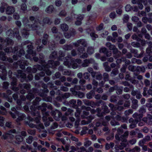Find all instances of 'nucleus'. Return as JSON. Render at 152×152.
<instances>
[{
	"label": "nucleus",
	"instance_id": "1",
	"mask_svg": "<svg viewBox=\"0 0 152 152\" xmlns=\"http://www.w3.org/2000/svg\"><path fill=\"white\" fill-rule=\"evenodd\" d=\"M16 75L18 78H20V80L21 82H23L25 80H26L27 81H30L33 78V76L31 74H29L26 77V74L23 73L22 71L20 70L17 71V74Z\"/></svg>",
	"mask_w": 152,
	"mask_h": 152
},
{
	"label": "nucleus",
	"instance_id": "2",
	"mask_svg": "<svg viewBox=\"0 0 152 152\" xmlns=\"http://www.w3.org/2000/svg\"><path fill=\"white\" fill-rule=\"evenodd\" d=\"M58 54L59 56L58 58V60L64 61L63 64L64 65L69 66V60L71 58V56L69 55L65 57L62 58V57L64 56L65 54L63 51L61 50L59 51Z\"/></svg>",
	"mask_w": 152,
	"mask_h": 152
},
{
	"label": "nucleus",
	"instance_id": "3",
	"mask_svg": "<svg viewBox=\"0 0 152 152\" xmlns=\"http://www.w3.org/2000/svg\"><path fill=\"white\" fill-rule=\"evenodd\" d=\"M6 35L11 38H14L15 37L17 39L19 40L21 37L19 34L18 29L17 28H15L13 30L10 29L6 32Z\"/></svg>",
	"mask_w": 152,
	"mask_h": 152
},
{
	"label": "nucleus",
	"instance_id": "4",
	"mask_svg": "<svg viewBox=\"0 0 152 152\" xmlns=\"http://www.w3.org/2000/svg\"><path fill=\"white\" fill-rule=\"evenodd\" d=\"M30 109L32 114L34 116L36 115L38 113V97H36L33 101L32 105L30 107Z\"/></svg>",
	"mask_w": 152,
	"mask_h": 152
},
{
	"label": "nucleus",
	"instance_id": "5",
	"mask_svg": "<svg viewBox=\"0 0 152 152\" xmlns=\"http://www.w3.org/2000/svg\"><path fill=\"white\" fill-rule=\"evenodd\" d=\"M28 119L30 121H29L26 122V124L28 125L30 127L34 128L35 127L37 129V126L34 123H32V122L33 121L34 122V123H38V117H37L36 118H32L30 117H28Z\"/></svg>",
	"mask_w": 152,
	"mask_h": 152
},
{
	"label": "nucleus",
	"instance_id": "6",
	"mask_svg": "<svg viewBox=\"0 0 152 152\" xmlns=\"http://www.w3.org/2000/svg\"><path fill=\"white\" fill-rule=\"evenodd\" d=\"M27 48L28 49L27 50V52L28 54H26L25 55L26 57L27 58H30V55H31L32 56H34L36 55V53L35 51L33 50V46L31 44L27 46Z\"/></svg>",
	"mask_w": 152,
	"mask_h": 152
},
{
	"label": "nucleus",
	"instance_id": "7",
	"mask_svg": "<svg viewBox=\"0 0 152 152\" xmlns=\"http://www.w3.org/2000/svg\"><path fill=\"white\" fill-rule=\"evenodd\" d=\"M51 114L53 117L54 119L56 121L59 120L62 115L61 112L57 110H56V111H52L51 112Z\"/></svg>",
	"mask_w": 152,
	"mask_h": 152
},
{
	"label": "nucleus",
	"instance_id": "8",
	"mask_svg": "<svg viewBox=\"0 0 152 152\" xmlns=\"http://www.w3.org/2000/svg\"><path fill=\"white\" fill-rule=\"evenodd\" d=\"M2 138L5 140L6 139L8 142L12 143L13 142L15 137L12 134L7 133L3 134L2 137Z\"/></svg>",
	"mask_w": 152,
	"mask_h": 152
},
{
	"label": "nucleus",
	"instance_id": "9",
	"mask_svg": "<svg viewBox=\"0 0 152 152\" xmlns=\"http://www.w3.org/2000/svg\"><path fill=\"white\" fill-rule=\"evenodd\" d=\"M12 82L11 83V85L12 86V89L15 91H17L19 89L18 87H16L17 84V79L15 77H12Z\"/></svg>",
	"mask_w": 152,
	"mask_h": 152
},
{
	"label": "nucleus",
	"instance_id": "10",
	"mask_svg": "<svg viewBox=\"0 0 152 152\" xmlns=\"http://www.w3.org/2000/svg\"><path fill=\"white\" fill-rule=\"evenodd\" d=\"M27 61L24 60L23 59L20 60H19L16 62L15 64L16 65L17 67H18V66L19 65L20 68L22 69H25V66L27 65Z\"/></svg>",
	"mask_w": 152,
	"mask_h": 152
},
{
	"label": "nucleus",
	"instance_id": "11",
	"mask_svg": "<svg viewBox=\"0 0 152 152\" xmlns=\"http://www.w3.org/2000/svg\"><path fill=\"white\" fill-rule=\"evenodd\" d=\"M29 20L31 21H33L34 20V23L31 26V28L33 30H35L37 29L38 28V23L37 21L38 20L36 19L33 16H31L29 17Z\"/></svg>",
	"mask_w": 152,
	"mask_h": 152
},
{
	"label": "nucleus",
	"instance_id": "12",
	"mask_svg": "<svg viewBox=\"0 0 152 152\" xmlns=\"http://www.w3.org/2000/svg\"><path fill=\"white\" fill-rule=\"evenodd\" d=\"M60 64V62L58 61H54L52 60H50L48 61L47 67H51L54 69L56 68V66L59 65Z\"/></svg>",
	"mask_w": 152,
	"mask_h": 152
},
{
	"label": "nucleus",
	"instance_id": "13",
	"mask_svg": "<svg viewBox=\"0 0 152 152\" xmlns=\"http://www.w3.org/2000/svg\"><path fill=\"white\" fill-rule=\"evenodd\" d=\"M48 64H45V65L44 64L40 65H39V70H43L44 71H46V73L48 75H50L51 74V71L48 69L50 67H47V65Z\"/></svg>",
	"mask_w": 152,
	"mask_h": 152
},
{
	"label": "nucleus",
	"instance_id": "14",
	"mask_svg": "<svg viewBox=\"0 0 152 152\" xmlns=\"http://www.w3.org/2000/svg\"><path fill=\"white\" fill-rule=\"evenodd\" d=\"M94 63L95 61L93 58L86 59L84 60L82 64V66L83 67H86L88 66L90 64Z\"/></svg>",
	"mask_w": 152,
	"mask_h": 152
},
{
	"label": "nucleus",
	"instance_id": "15",
	"mask_svg": "<svg viewBox=\"0 0 152 152\" xmlns=\"http://www.w3.org/2000/svg\"><path fill=\"white\" fill-rule=\"evenodd\" d=\"M131 95L133 96H136L137 99H140L141 98L142 95L141 94L140 91L139 90H133L131 93Z\"/></svg>",
	"mask_w": 152,
	"mask_h": 152
},
{
	"label": "nucleus",
	"instance_id": "16",
	"mask_svg": "<svg viewBox=\"0 0 152 152\" xmlns=\"http://www.w3.org/2000/svg\"><path fill=\"white\" fill-rule=\"evenodd\" d=\"M106 45L110 50H113V53H115L117 52L118 49L115 46L113 45H112L110 43L107 42L106 43Z\"/></svg>",
	"mask_w": 152,
	"mask_h": 152
},
{
	"label": "nucleus",
	"instance_id": "17",
	"mask_svg": "<svg viewBox=\"0 0 152 152\" xmlns=\"http://www.w3.org/2000/svg\"><path fill=\"white\" fill-rule=\"evenodd\" d=\"M99 104H101L103 105L102 106V108L104 110L105 113H108L110 112V110L108 109V107L106 105L105 103L104 102L101 100L99 101Z\"/></svg>",
	"mask_w": 152,
	"mask_h": 152
},
{
	"label": "nucleus",
	"instance_id": "18",
	"mask_svg": "<svg viewBox=\"0 0 152 152\" xmlns=\"http://www.w3.org/2000/svg\"><path fill=\"white\" fill-rule=\"evenodd\" d=\"M117 133L115 136V139L118 141H120V134L123 133L124 131L123 129L120 127H119L117 129Z\"/></svg>",
	"mask_w": 152,
	"mask_h": 152
},
{
	"label": "nucleus",
	"instance_id": "19",
	"mask_svg": "<svg viewBox=\"0 0 152 152\" xmlns=\"http://www.w3.org/2000/svg\"><path fill=\"white\" fill-rule=\"evenodd\" d=\"M15 8L13 6H8L6 10V13L8 15H11L15 12Z\"/></svg>",
	"mask_w": 152,
	"mask_h": 152
},
{
	"label": "nucleus",
	"instance_id": "20",
	"mask_svg": "<svg viewBox=\"0 0 152 152\" xmlns=\"http://www.w3.org/2000/svg\"><path fill=\"white\" fill-rule=\"evenodd\" d=\"M16 115L18 116V118L16 119V121L17 122L25 120L26 118V116L24 114L20 113L19 112Z\"/></svg>",
	"mask_w": 152,
	"mask_h": 152
},
{
	"label": "nucleus",
	"instance_id": "21",
	"mask_svg": "<svg viewBox=\"0 0 152 152\" xmlns=\"http://www.w3.org/2000/svg\"><path fill=\"white\" fill-rule=\"evenodd\" d=\"M129 132L128 131H126L125 132L124 134L121 135L120 137V140L122 142H126V139L127 138Z\"/></svg>",
	"mask_w": 152,
	"mask_h": 152
},
{
	"label": "nucleus",
	"instance_id": "22",
	"mask_svg": "<svg viewBox=\"0 0 152 152\" xmlns=\"http://www.w3.org/2000/svg\"><path fill=\"white\" fill-rule=\"evenodd\" d=\"M131 99L132 101V103L131 106L132 108L134 109H136L138 107V100L133 98H131Z\"/></svg>",
	"mask_w": 152,
	"mask_h": 152
},
{
	"label": "nucleus",
	"instance_id": "23",
	"mask_svg": "<svg viewBox=\"0 0 152 152\" xmlns=\"http://www.w3.org/2000/svg\"><path fill=\"white\" fill-rule=\"evenodd\" d=\"M14 44V42L10 38H7L5 40L4 44L5 46L7 45H12Z\"/></svg>",
	"mask_w": 152,
	"mask_h": 152
},
{
	"label": "nucleus",
	"instance_id": "24",
	"mask_svg": "<svg viewBox=\"0 0 152 152\" xmlns=\"http://www.w3.org/2000/svg\"><path fill=\"white\" fill-rule=\"evenodd\" d=\"M133 117L135 118L134 120L137 122L140 121L141 118L142 117V115L141 114H138L137 113H135L133 115Z\"/></svg>",
	"mask_w": 152,
	"mask_h": 152
},
{
	"label": "nucleus",
	"instance_id": "25",
	"mask_svg": "<svg viewBox=\"0 0 152 152\" xmlns=\"http://www.w3.org/2000/svg\"><path fill=\"white\" fill-rule=\"evenodd\" d=\"M19 87L20 89H25L27 90H28L31 88V85L28 84H20Z\"/></svg>",
	"mask_w": 152,
	"mask_h": 152
},
{
	"label": "nucleus",
	"instance_id": "26",
	"mask_svg": "<svg viewBox=\"0 0 152 152\" xmlns=\"http://www.w3.org/2000/svg\"><path fill=\"white\" fill-rule=\"evenodd\" d=\"M39 22L41 24H42L43 25L44 24H47L49 25H50L52 23V21L48 18H44L43 20L42 23L41 21H39Z\"/></svg>",
	"mask_w": 152,
	"mask_h": 152
},
{
	"label": "nucleus",
	"instance_id": "27",
	"mask_svg": "<svg viewBox=\"0 0 152 152\" xmlns=\"http://www.w3.org/2000/svg\"><path fill=\"white\" fill-rule=\"evenodd\" d=\"M72 94L74 95H77L78 97L80 98H83L84 96V94L81 92L75 91L74 90L72 91Z\"/></svg>",
	"mask_w": 152,
	"mask_h": 152
},
{
	"label": "nucleus",
	"instance_id": "28",
	"mask_svg": "<svg viewBox=\"0 0 152 152\" xmlns=\"http://www.w3.org/2000/svg\"><path fill=\"white\" fill-rule=\"evenodd\" d=\"M86 110L84 111L83 112V115H81V117L83 118L85 117L86 116L88 115L89 114V112L88 111L91 110V108L89 107H87L86 108Z\"/></svg>",
	"mask_w": 152,
	"mask_h": 152
},
{
	"label": "nucleus",
	"instance_id": "29",
	"mask_svg": "<svg viewBox=\"0 0 152 152\" xmlns=\"http://www.w3.org/2000/svg\"><path fill=\"white\" fill-rule=\"evenodd\" d=\"M39 58H40V60L39 61V63H40L41 65H42L44 64V65H45V64H46V63L45 62V61L43 59L44 58V56L43 55L42 53H40L39 54Z\"/></svg>",
	"mask_w": 152,
	"mask_h": 152
},
{
	"label": "nucleus",
	"instance_id": "30",
	"mask_svg": "<svg viewBox=\"0 0 152 152\" xmlns=\"http://www.w3.org/2000/svg\"><path fill=\"white\" fill-rule=\"evenodd\" d=\"M71 60V62H69V66H67L69 68H70L72 67L74 69H76L77 68L78 65L77 64L75 63H74V62L72 60L71 58V59H69Z\"/></svg>",
	"mask_w": 152,
	"mask_h": 152
},
{
	"label": "nucleus",
	"instance_id": "31",
	"mask_svg": "<svg viewBox=\"0 0 152 152\" xmlns=\"http://www.w3.org/2000/svg\"><path fill=\"white\" fill-rule=\"evenodd\" d=\"M131 61L133 64L136 63L138 64H141L142 63L141 60L140 59H137L134 58H132Z\"/></svg>",
	"mask_w": 152,
	"mask_h": 152
},
{
	"label": "nucleus",
	"instance_id": "32",
	"mask_svg": "<svg viewBox=\"0 0 152 152\" xmlns=\"http://www.w3.org/2000/svg\"><path fill=\"white\" fill-rule=\"evenodd\" d=\"M84 104L86 105L90 106L93 107L94 102L92 101H90L87 99H85L83 100Z\"/></svg>",
	"mask_w": 152,
	"mask_h": 152
},
{
	"label": "nucleus",
	"instance_id": "33",
	"mask_svg": "<svg viewBox=\"0 0 152 152\" xmlns=\"http://www.w3.org/2000/svg\"><path fill=\"white\" fill-rule=\"evenodd\" d=\"M71 16L74 15V18H76L77 20H78L81 21L84 17V15H76L74 14L73 13H72L71 14Z\"/></svg>",
	"mask_w": 152,
	"mask_h": 152
},
{
	"label": "nucleus",
	"instance_id": "34",
	"mask_svg": "<svg viewBox=\"0 0 152 152\" xmlns=\"http://www.w3.org/2000/svg\"><path fill=\"white\" fill-rule=\"evenodd\" d=\"M95 94V92L94 91H91L87 93L86 94V96L88 99H90L92 98Z\"/></svg>",
	"mask_w": 152,
	"mask_h": 152
},
{
	"label": "nucleus",
	"instance_id": "35",
	"mask_svg": "<svg viewBox=\"0 0 152 152\" xmlns=\"http://www.w3.org/2000/svg\"><path fill=\"white\" fill-rule=\"evenodd\" d=\"M35 97L34 94L30 93L26 96V98L28 100L31 101Z\"/></svg>",
	"mask_w": 152,
	"mask_h": 152
},
{
	"label": "nucleus",
	"instance_id": "36",
	"mask_svg": "<svg viewBox=\"0 0 152 152\" xmlns=\"http://www.w3.org/2000/svg\"><path fill=\"white\" fill-rule=\"evenodd\" d=\"M57 57V53L56 51H54L52 52L49 56L50 59H55Z\"/></svg>",
	"mask_w": 152,
	"mask_h": 152
},
{
	"label": "nucleus",
	"instance_id": "37",
	"mask_svg": "<svg viewBox=\"0 0 152 152\" xmlns=\"http://www.w3.org/2000/svg\"><path fill=\"white\" fill-rule=\"evenodd\" d=\"M53 10L54 8L53 6L52 5H50L46 8V11L48 13H51L53 12Z\"/></svg>",
	"mask_w": 152,
	"mask_h": 152
},
{
	"label": "nucleus",
	"instance_id": "38",
	"mask_svg": "<svg viewBox=\"0 0 152 152\" xmlns=\"http://www.w3.org/2000/svg\"><path fill=\"white\" fill-rule=\"evenodd\" d=\"M72 46L71 45H66L62 46V48L65 50H69L72 48Z\"/></svg>",
	"mask_w": 152,
	"mask_h": 152
},
{
	"label": "nucleus",
	"instance_id": "39",
	"mask_svg": "<svg viewBox=\"0 0 152 152\" xmlns=\"http://www.w3.org/2000/svg\"><path fill=\"white\" fill-rule=\"evenodd\" d=\"M5 54L3 51H0V58L3 61H6L7 57L5 56Z\"/></svg>",
	"mask_w": 152,
	"mask_h": 152
},
{
	"label": "nucleus",
	"instance_id": "40",
	"mask_svg": "<svg viewBox=\"0 0 152 152\" xmlns=\"http://www.w3.org/2000/svg\"><path fill=\"white\" fill-rule=\"evenodd\" d=\"M61 28L64 31H66L68 29V26L65 23H63L61 25Z\"/></svg>",
	"mask_w": 152,
	"mask_h": 152
},
{
	"label": "nucleus",
	"instance_id": "41",
	"mask_svg": "<svg viewBox=\"0 0 152 152\" xmlns=\"http://www.w3.org/2000/svg\"><path fill=\"white\" fill-rule=\"evenodd\" d=\"M78 43L80 44L84 47H86L87 45V43L85 40L83 39H80L77 41Z\"/></svg>",
	"mask_w": 152,
	"mask_h": 152
},
{
	"label": "nucleus",
	"instance_id": "42",
	"mask_svg": "<svg viewBox=\"0 0 152 152\" xmlns=\"http://www.w3.org/2000/svg\"><path fill=\"white\" fill-rule=\"evenodd\" d=\"M47 104L45 103H43L42 104V106H39V110L41 109L43 112H45L46 110Z\"/></svg>",
	"mask_w": 152,
	"mask_h": 152
},
{
	"label": "nucleus",
	"instance_id": "43",
	"mask_svg": "<svg viewBox=\"0 0 152 152\" xmlns=\"http://www.w3.org/2000/svg\"><path fill=\"white\" fill-rule=\"evenodd\" d=\"M7 72H2L0 74V78L3 80H6V75Z\"/></svg>",
	"mask_w": 152,
	"mask_h": 152
},
{
	"label": "nucleus",
	"instance_id": "44",
	"mask_svg": "<svg viewBox=\"0 0 152 152\" xmlns=\"http://www.w3.org/2000/svg\"><path fill=\"white\" fill-rule=\"evenodd\" d=\"M0 114L3 115H6L7 114L6 109L3 106H1L0 107Z\"/></svg>",
	"mask_w": 152,
	"mask_h": 152
},
{
	"label": "nucleus",
	"instance_id": "45",
	"mask_svg": "<svg viewBox=\"0 0 152 152\" xmlns=\"http://www.w3.org/2000/svg\"><path fill=\"white\" fill-rule=\"evenodd\" d=\"M94 48L92 47H89L87 49V52L90 55H91L94 53Z\"/></svg>",
	"mask_w": 152,
	"mask_h": 152
},
{
	"label": "nucleus",
	"instance_id": "46",
	"mask_svg": "<svg viewBox=\"0 0 152 152\" xmlns=\"http://www.w3.org/2000/svg\"><path fill=\"white\" fill-rule=\"evenodd\" d=\"M81 112V110L79 108L76 109V111L75 113V115L77 119H79L80 113Z\"/></svg>",
	"mask_w": 152,
	"mask_h": 152
},
{
	"label": "nucleus",
	"instance_id": "47",
	"mask_svg": "<svg viewBox=\"0 0 152 152\" xmlns=\"http://www.w3.org/2000/svg\"><path fill=\"white\" fill-rule=\"evenodd\" d=\"M43 116L42 117V119L44 121L47 120V117L49 114V112H45L43 113Z\"/></svg>",
	"mask_w": 152,
	"mask_h": 152
},
{
	"label": "nucleus",
	"instance_id": "48",
	"mask_svg": "<svg viewBox=\"0 0 152 152\" xmlns=\"http://www.w3.org/2000/svg\"><path fill=\"white\" fill-rule=\"evenodd\" d=\"M62 74L65 75L71 76L72 75L71 72L68 70L64 69L63 70Z\"/></svg>",
	"mask_w": 152,
	"mask_h": 152
},
{
	"label": "nucleus",
	"instance_id": "49",
	"mask_svg": "<svg viewBox=\"0 0 152 152\" xmlns=\"http://www.w3.org/2000/svg\"><path fill=\"white\" fill-rule=\"evenodd\" d=\"M82 89L83 91V89H81V87L79 86L76 85L75 86L74 88H71L70 89V91L72 93V91H78Z\"/></svg>",
	"mask_w": 152,
	"mask_h": 152
},
{
	"label": "nucleus",
	"instance_id": "50",
	"mask_svg": "<svg viewBox=\"0 0 152 152\" xmlns=\"http://www.w3.org/2000/svg\"><path fill=\"white\" fill-rule=\"evenodd\" d=\"M147 43L148 44V46L146 50V52L148 53L150 50H152V42H147Z\"/></svg>",
	"mask_w": 152,
	"mask_h": 152
},
{
	"label": "nucleus",
	"instance_id": "51",
	"mask_svg": "<svg viewBox=\"0 0 152 152\" xmlns=\"http://www.w3.org/2000/svg\"><path fill=\"white\" fill-rule=\"evenodd\" d=\"M6 4L4 3L2 4V5L0 7V11L1 12L3 13L4 12L6 8L7 7Z\"/></svg>",
	"mask_w": 152,
	"mask_h": 152
},
{
	"label": "nucleus",
	"instance_id": "52",
	"mask_svg": "<svg viewBox=\"0 0 152 152\" xmlns=\"http://www.w3.org/2000/svg\"><path fill=\"white\" fill-rule=\"evenodd\" d=\"M76 100L72 99L69 101V103H68L67 104L71 105V106L73 107L75 106L76 104Z\"/></svg>",
	"mask_w": 152,
	"mask_h": 152
},
{
	"label": "nucleus",
	"instance_id": "53",
	"mask_svg": "<svg viewBox=\"0 0 152 152\" xmlns=\"http://www.w3.org/2000/svg\"><path fill=\"white\" fill-rule=\"evenodd\" d=\"M130 52L131 53L134 54V56L137 58L138 55V51L137 50L133 49H130Z\"/></svg>",
	"mask_w": 152,
	"mask_h": 152
},
{
	"label": "nucleus",
	"instance_id": "54",
	"mask_svg": "<svg viewBox=\"0 0 152 152\" xmlns=\"http://www.w3.org/2000/svg\"><path fill=\"white\" fill-rule=\"evenodd\" d=\"M118 73V71L117 69H115L113 70L111 72V76L113 77L117 75Z\"/></svg>",
	"mask_w": 152,
	"mask_h": 152
},
{
	"label": "nucleus",
	"instance_id": "55",
	"mask_svg": "<svg viewBox=\"0 0 152 152\" xmlns=\"http://www.w3.org/2000/svg\"><path fill=\"white\" fill-rule=\"evenodd\" d=\"M113 53L114 54L113 57L115 59L117 58L120 56L121 52L119 51L118 50L117 52L116 53Z\"/></svg>",
	"mask_w": 152,
	"mask_h": 152
},
{
	"label": "nucleus",
	"instance_id": "56",
	"mask_svg": "<svg viewBox=\"0 0 152 152\" xmlns=\"http://www.w3.org/2000/svg\"><path fill=\"white\" fill-rule=\"evenodd\" d=\"M15 137L16 140L18 142H21L23 140V138L20 135H17Z\"/></svg>",
	"mask_w": 152,
	"mask_h": 152
},
{
	"label": "nucleus",
	"instance_id": "57",
	"mask_svg": "<svg viewBox=\"0 0 152 152\" xmlns=\"http://www.w3.org/2000/svg\"><path fill=\"white\" fill-rule=\"evenodd\" d=\"M22 36L23 37H26L28 36L29 35V33L28 31H26V30L23 29L22 31Z\"/></svg>",
	"mask_w": 152,
	"mask_h": 152
},
{
	"label": "nucleus",
	"instance_id": "58",
	"mask_svg": "<svg viewBox=\"0 0 152 152\" xmlns=\"http://www.w3.org/2000/svg\"><path fill=\"white\" fill-rule=\"evenodd\" d=\"M140 151V148L139 147L136 146L131 150V152H139Z\"/></svg>",
	"mask_w": 152,
	"mask_h": 152
},
{
	"label": "nucleus",
	"instance_id": "59",
	"mask_svg": "<svg viewBox=\"0 0 152 152\" xmlns=\"http://www.w3.org/2000/svg\"><path fill=\"white\" fill-rule=\"evenodd\" d=\"M96 78L98 80H101L102 78V75L99 72H97Z\"/></svg>",
	"mask_w": 152,
	"mask_h": 152
},
{
	"label": "nucleus",
	"instance_id": "60",
	"mask_svg": "<svg viewBox=\"0 0 152 152\" xmlns=\"http://www.w3.org/2000/svg\"><path fill=\"white\" fill-rule=\"evenodd\" d=\"M133 110L132 109H129L128 110L125 111L124 112V114L126 116H128L130 114L132 113Z\"/></svg>",
	"mask_w": 152,
	"mask_h": 152
},
{
	"label": "nucleus",
	"instance_id": "61",
	"mask_svg": "<svg viewBox=\"0 0 152 152\" xmlns=\"http://www.w3.org/2000/svg\"><path fill=\"white\" fill-rule=\"evenodd\" d=\"M66 15V12L64 10L61 11L58 14V15L61 17H65Z\"/></svg>",
	"mask_w": 152,
	"mask_h": 152
},
{
	"label": "nucleus",
	"instance_id": "62",
	"mask_svg": "<svg viewBox=\"0 0 152 152\" xmlns=\"http://www.w3.org/2000/svg\"><path fill=\"white\" fill-rule=\"evenodd\" d=\"M110 101L112 102H115L117 101V97L115 95H113L111 96L110 100Z\"/></svg>",
	"mask_w": 152,
	"mask_h": 152
},
{
	"label": "nucleus",
	"instance_id": "63",
	"mask_svg": "<svg viewBox=\"0 0 152 152\" xmlns=\"http://www.w3.org/2000/svg\"><path fill=\"white\" fill-rule=\"evenodd\" d=\"M91 143L92 142L91 141L86 140L84 142V145L86 147H88L91 145Z\"/></svg>",
	"mask_w": 152,
	"mask_h": 152
},
{
	"label": "nucleus",
	"instance_id": "64",
	"mask_svg": "<svg viewBox=\"0 0 152 152\" xmlns=\"http://www.w3.org/2000/svg\"><path fill=\"white\" fill-rule=\"evenodd\" d=\"M146 106L147 107L149 111H152V104L150 103H146Z\"/></svg>",
	"mask_w": 152,
	"mask_h": 152
}]
</instances>
